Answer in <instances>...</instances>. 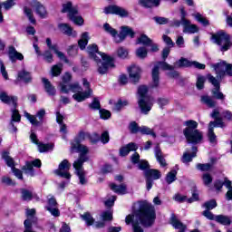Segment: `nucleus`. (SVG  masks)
I'll list each match as a JSON object with an SVG mask.
<instances>
[{"mask_svg": "<svg viewBox=\"0 0 232 232\" xmlns=\"http://www.w3.org/2000/svg\"><path fill=\"white\" fill-rule=\"evenodd\" d=\"M67 53L70 57H75L79 53V46L77 44L70 45L67 49Z\"/></svg>", "mask_w": 232, "mask_h": 232, "instance_id": "864d4df0", "label": "nucleus"}, {"mask_svg": "<svg viewBox=\"0 0 232 232\" xmlns=\"http://www.w3.org/2000/svg\"><path fill=\"white\" fill-rule=\"evenodd\" d=\"M165 180L169 185L173 184V182L177 180V171L175 169H172L169 173H167Z\"/></svg>", "mask_w": 232, "mask_h": 232, "instance_id": "58836bf2", "label": "nucleus"}, {"mask_svg": "<svg viewBox=\"0 0 232 232\" xmlns=\"http://www.w3.org/2000/svg\"><path fill=\"white\" fill-rule=\"evenodd\" d=\"M196 19L198 23H200L201 24H203V26H209V20H208V18L202 16V14H200V13H198L196 14Z\"/></svg>", "mask_w": 232, "mask_h": 232, "instance_id": "4d7b16f0", "label": "nucleus"}, {"mask_svg": "<svg viewBox=\"0 0 232 232\" xmlns=\"http://www.w3.org/2000/svg\"><path fill=\"white\" fill-rule=\"evenodd\" d=\"M82 220L86 223L88 227L92 226V224H95V218L92 217V214L90 212H85L82 216Z\"/></svg>", "mask_w": 232, "mask_h": 232, "instance_id": "c03bdc74", "label": "nucleus"}, {"mask_svg": "<svg viewBox=\"0 0 232 232\" xmlns=\"http://www.w3.org/2000/svg\"><path fill=\"white\" fill-rule=\"evenodd\" d=\"M140 133L141 135H151V137H153V139H157V133H155L153 129H150L148 126H141Z\"/></svg>", "mask_w": 232, "mask_h": 232, "instance_id": "e433bc0d", "label": "nucleus"}, {"mask_svg": "<svg viewBox=\"0 0 232 232\" xmlns=\"http://www.w3.org/2000/svg\"><path fill=\"white\" fill-rule=\"evenodd\" d=\"M72 168V163L68 160H63L61 161V163L58 165V169L54 171H70Z\"/></svg>", "mask_w": 232, "mask_h": 232, "instance_id": "c756f323", "label": "nucleus"}, {"mask_svg": "<svg viewBox=\"0 0 232 232\" xmlns=\"http://www.w3.org/2000/svg\"><path fill=\"white\" fill-rule=\"evenodd\" d=\"M90 110H94L100 111L102 108L101 107V101L98 97H94L92 102L89 103Z\"/></svg>", "mask_w": 232, "mask_h": 232, "instance_id": "a19ab883", "label": "nucleus"}, {"mask_svg": "<svg viewBox=\"0 0 232 232\" xmlns=\"http://www.w3.org/2000/svg\"><path fill=\"white\" fill-rule=\"evenodd\" d=\"M207 79L214 88L211 90L212 97L209 95L201 96V102L206 104L208 108H217V101H221L224 102L226 101V96L224 92H220V81H218L211 73L207 75ZM213 99H216L214 101Z\"/></svg>", "mask_w": 232, "mask_h": 232, "instance_id": "7ed1b4c3", "label": "nucleus"}, {"mask_svg": "<svg viewBox=\"0 0 232 232\" xmlns=\"http://www.w3.org/2000/svg\"><path fill=\"white\" fill-rule=\"evenodd\" d=\"M72 150H76L77 153H80V155H88V147L82 144H77V143H72Z\"/></svg>", "mask_w": 232, "mask_h": 232, "instance_id": "c85d7f7f", "label": "nucleus"}, {"mask_svg": "<svg viewBox=\"0 0 232 232\" xmlns=\"http://www.w3.org/2000/svg\"><path fill=\"white\" fill-rule=\"evenodd\" d=\"M183 125L187 126L183 130V133L198 130V129H197L198 128V122H197L195 120H188L184 121Z\"/></svg>", "mask_w": 232, "mask_h": 232, "instance_id": "412c9836", "label": "nucleus"}, {"mask_svg": "<svg viewBox=\"0 0 232 232\" xmlns=\"http://www.w3.org/2000/svg\"><path fill=\"white\" fill-rule=\"evenodd\" d=\"M202 180L205 186H209L213 182V176L209 173H204L202 175Z\"/></svg>", "mask_w": 232, "mask_h": 232, "instance_id": "bf43d9fd", "label": "nucleus"}, {"mask_svg": "<svg viewBox=\"0 0 232 232\" xmlns=\"http://www.w3.org/2000/svg\"><path fill=\"white\" fill-rule=\"evenodd\" d=\"M8 57L11 63H17V61H24V55L23 53L17 52V49L14 45H10L8 47Z\"/></svg>", "mask_w": 232, "mask_h": 232, "instance_id": "ddd939ff", "label": "nucleus"}, {"mask_svg": "<svg viewBox=\"0 0 232 232\" xmlns=\"http://www.w3.org/2000/svg\"><path fill=\"white\" fill-rule=\"evenodd\" d=\"M46 45L49 48V50H53L54 53H56L57 57L61 59L62 61L65 62L66 63H70V60L66 57L64 53L59 51V47L57 46V44H52V39L46 38L45 40Z\"/></svg>", "mask_w": 232, "mask_h": 232, "instance_id": "9b49d317", "label": "nucleus"}, {"mask_svg": "<svg viewBox=\"0 0 232 232\" xmlns=\"http://www.w3.org/2000/svg\"><path fill=\"white\" fill-rule=\"evenodd\" d=\"M24 14H25L26 17H28V20L32 24H36L37 20H35V17H34V13L30 7L24 6Z\"/></svg>", "mask_w": 232, "mask_h": 232, "instance_id": "c9c22d12", "label": "nucleus"}, {"mask_svg": "<svg viewBox=\"0 0 232 232\" xmlns=\"http://www.w3.org/2000/svg\"><path fill=\"white\" fill-rule=\"evenodd\" d=\"M26 119L31 122L33 126H39L40 122L37 121V118L28 112H25Z\"/></svg>", "mask_w": 232, "mask_h": 232, "instance_id": "e2e57ef3", "label": "nucleus"}, {"mask_svg": "<svg viewBox=\"0 0 232 232\" xmlns=\"http://www.w3.org/2000/svg\"><path fill=\"white\" fill-rule=\"evenodd\" d=\"M211 39L215 44L220 46V52H227L232 47L231 34L226 31H218L212 34Z\"/></svg>", "mask_w": 232, "mask_h": 232, "instance_id": "39448f33", "label": "nucleus"}, {"mask_svg": "<svg viewBox=\"0 0 232 232\" xmlns=\"http://www.w3.org/2000/svg\"><path fill=\"white\" fill-rule=\"evenodd\" d=\"M160 66L164 71H173L175 67L173 65H169V63H166L164 60L158 62V64L154 65L151 72L152 77V84L150 88H159L160 84Z\"/></svg>", "mask_w": 232, "mask_h": 232, "instance_id": "423d86ee", "label": "nucleus"}, {"mask_svg": "<svg viewBox=\"0 0 232 232\" xmlns=\"http://www.w3.org/2000/svg\"><path fill=\"white\" fill-rule=\"evenodd\" d=\"M223 186L226 187L228 191L226 194L227 200H232V182L231 180L227 179V178H225V180L223 181Z\"/></svg>", "mask_w": 232, "mask_h": 232, "instance_id": "7c9ffc66", "label": "nucleus"}, {"mask_svg": "<svg viewBox=\"0 0 232 232\" xmlns=\"http://www.w3.org/2000/svg\"><path fill=\"white\" fill-rule=\"evenodd\" d=\"M103 12L106 14V15H119V17L121 18L130 17V12L117 5H110L105 6Z\"/></svg>", "mask_w": 232, "mask_h": 232, "instance_id": "0eeeda50", "label": "nucleus"}, {"mask_svg": "<svg viewBox=\"0 0 232 232\" xmlns=\"http://www.w3.org/2000/svg\"><path fill=\"white\" fill-rule=\"evenodd\" d=\"M144 178L149 180H159L162 177L160 170L157 169H149L147 171L143 172Z\"/></svg>", "mask_w": 232, "mask_h": 232, "instance_id": "2eb2a0df", "label": "nucleus"}, {"mask_svg": "<svg viewBox=\"0 0 232 232\" xmlns=\"http://www.w3.org/2000/svg\"><path fill=\"white\" fill-rule=\"evenodd\" d=\"M86 137H88V132H84V130H80L78 135L73 140V144H81L82 140H86Z\"/></svg>", "mask_w": 232, "mask_h": 232, "instance_id": "a18cd8bd", "label": "nucleus"}, {"mask_svg": "<svg viewBox=\"0 0 232 232\" xmlns=\"http://www.w3.org/2000/svg\"><path fill=\"white\" fill-rule=\"evenodd\" d=\"M141 127L139 126V123L137 121H131L129 124V130L132 135H137V133H140Z\"/></svg>", "mask_w": 232, "mask_h": 232, "instance_id": "79ce46f5", "label": "nucleus"}, {"mask_svg": "<svg viewBox=\"0 0 232 232\" xmlns=\"http://www.w3.org/2000/svg\"><path fill=\"white\" fill-rule=\"evenodd\" d=\"M157 104L160 106V110H164V106H168L169 104V99L168 98H158Z\"/></svg>", "mask_w": 232, "mask_h": 232, "instance_id": "0e129e2a", "label": "nucleus"}, {"mask_svg": "<svg viewBox=\"0 0 232 232\" xmlns=\"http://www.w3.org/2000/svg\"><path fill=\"white\" fill-rule=\"evenodd\" d=\"M99 114H100V119H102V121H108L111 119V111H110L109 110L100 109Z\"/></svg>", "mask_w": 232, "mask_h": 232, "instance_id": "09e8293b", "label": "nucleus"}, {"mask_svg": "<svg viewBox=\"0 0 232 232\" xmlns=\"http://www.w3.org/2000/svg\"><path fill=\"white\" fill-rule=\"evenodd\" d=\"M110 188L111 191H114V193H117L118 195H126L128 191V187L124 184L117 185L115 183H111L110 185Z\"/></svg>", "mask_w": 232, "mask_h": 232, "instance_id": "4be33fe9", "label": "nucleus"}, {"mask_svg": "<svg viewBox=\"0 0 232 232\" xmlns=\"http://www.w3.org/2000/svg\"><path fill=\"white\" fill-rule=\"evenodd\" d=\"M51 73L53 77H59L63 73V68L59 65H53L51 69Z\"/></svg>", "mask_w": 232, "mask_h": 232, "instance_id": "13d9d810", "label": "nucleus"}, {"mask_svg": "<svg viewBox=\"0 0 232 232\" xmlns=\"http://www.w3.org/2000/svg\"><path fill=\"white\" fill-rule=\"evenodd\" d=\"M226 61H222L220 63H217L212 64V67L214 68L217 75L220 77V79H224L226 77V65H227Z\"/></svg>", "mask_w": 232, "mask_h": 232, "instance_id": "dca6fc26", "label": "nucleus"}, {"mask_svg": "<svg viewBox=\"0 0 232 232\" xmlns=\"http://www.w3.org/2000/svg\"><path fill=\"white\" fill-rule=\"evenodd\" d=\"M206 83V77L204 76H198L196 86L198 90H204V84Z\"/></svg>", "mask_w": 232, "mask_h": 232, "instance_id": "680f3d73", "label": "nucleus"}, {"mask_svg": "<svg viewBox=\"0 0 232 232\" xmlns=\"http://www.w3.org/2000/svg\"><path fill=\"white\" fill-rule=\"evenodd\" d=\"M103 222H111L113 220V214L108 210L103 211L102 215Z\"/></svg>", "mask_w": 232, "mask_h": 232, "instance_id": "052dcab7", "label": "nucleus"}, {"mask_svg": "<svg viewBox=\"0 0 232 232\" xmlns=\"http://www.w3.org/2000/svg\"><path fill=\"white\" fill-rule=\"evenodd\" d=\"M153 43L151 38L148 37L145 34H140V36L137 39V44H143V46H150Z\"/></svg>", "mask_w": 232, "mask_h": 232, "instance_id": "cd10ccee", "label": "nucleus"}, {"mask_svg": "<svg viewBox=\"0 0 232 232\" xmlns=\"http://www.w3.org/2000/svg\"><path fill=\"white\" fill-rule=\"evenodd\" d=\"M88 41H90V37L88 36V32H84L82 34L81 39L78 40V47L80 50H86V46H88Z\"/></svg>", "mask_w": 232, "mask_h": 232, "instance_id": "a878e982", "label": "nucleus"}, {"mask_svg": "<svg viewBox=\"0 0 232 232\" xmlns=\"http://www.w3.org/2000/svg\"><path fill=\"white\" fill-rule=\"evenodd\" d=\"M217 206H218V204L217 203L216 199H210L203 204V208H205V209L208 211H211V209H215Z\"/></svg>", "mask_w": 232, "mask_h": 232, "instance_id": "3c124183", "label": "nucleus"}, {"mask_svg": "<svg viewBox=\"0 0 232 232\" xmlns=\"http://www.w3.org/2000/svg\"><path fill=\"white\" fill-rule=\"evenodd\" d=\"M138 168H139V169H140V171H144V173H146V171H148L149 169H151V166L150 165V162L148 160H141L138 163Z\"/></svg>", "mask_w": 232, "mask_h": 232, "instance_id": "49530a36", "label": "nucleus"}, {"mask_svg": "<svg viewBox=\"0 0 232 232\" xmlns=\"http://www.w3.org/2000/svg\"><path fill=\"white\" fill-rule=\"evenodd\" d=\"M42 82H44V88L46 93L51 97H54V95H56L57 93V91L55 90V87L52 84L50 80L43 78Z\"/></svg>", "mask_w": 232, "mask_h": 232, "instance_id": "aec40b11", "label": "nucleus"}, {"mask_svg": "<svg viewBox=\"0 0 232 232\" xmlns=\"http://www.w3.org/2000/svg\"><path fill=\"white\" fill-rule=\"evenodd\" d=\"M139 204V208H132V213L125 218V224L127 226L131 225L133 232H144L142 227H151L157 220V212L151 203L144 200L140 201Z\"/></svg>", "mask_w": 232, "mask_h": 232, "instance_id": "f257e3e1", "label": "nucleus"}, {"mask_svg": "<svg viewBox=\"0 0 232 232\" xmlns=\"http://www.w3.org/2000/svg\"><path fill=\"white\" fill-rule=\"evenodd\" d=\"M92 93H93V90L78 92L72 95V99L77 102H82L86 101V99H90V97H92Z\"/></svg>", "mask_w": 232, "mask_h": 232, "instance_id": "a211bd4d", "label": "nucleus"}, {"mask_svg": "<svg viewBox=\"0 0 232 232\" xmlns=\"http://www.w3.org/2000/svg\"><path fill=\"white\" fill-rule=\"evenodd\" d=\"M130 102L127 100L122 101V99H119L118 102L114 104V108L117 111H121L122 108L128 106Z\"/></svg>", "mask_w": 232, "mask_h": 232, "instance_id": "5fc2aeb1", "label": "nucleus"}, {"mask_svg": "<svg viewBox=\"0 0 232 232\" xmlns=\"http://www.w3.org/2000/svg\"><path fill=\"white\" fill-rule=\"evenodd\" d=\"M100 140L102 141V144H108V142H110V132L104 130L100 136Z\"/></svg>", "mask_w": 232, "mask_h": 232, "instance_id": "69168bd1", "label": "nucleus"}, {"mask_svg": "<svg viewBox=\"0 0 232 232\" xmlns=\"http://www.w3.org/2000/svg\"><path fill=\"white\" fill-rule=\"evenodd\" d=\"M208 139L210 144H217V134H215V129L208 126Z\"/></svg>", "mask_w": 232, "mask_h": 232, "instance_id": "37998d69", "label": "nucleus"}, {"mask_svg": "<svg viewBox=\"0 0 232 232\" xmlns=\"http://www.w3.org/2000/svg\"><path fill=\"white\" fill-rule=\"evenodd\" d=\"M196 168L198 171H211L213 165L211 163H198Z\"/></svg>", "mask_w": 232, "mask_h": 232, "instance_id": "8fccbe9b", "label": "nucleus"}, {"mask_svg": "<svg viewBox=\"0 0 232 232\" xmlns=\"http://www.w3.org/2000/svg\"><path fill=\"white\" fill-rule=\"evenodd\" d=\"M139 146L135 142H130L120 149V157H128L130 151H137Z\"/></svg>", "mask_w": 232, "mask_h": 232, "instance_id": "4468645a", "label": "nucleus"}, {"mask_svg": "<svg viewBox=\"0 0 232 232\" xmlns=\"http://www.w3.org/2000/svg\"><path fill=\"white\" fill-rule=\"evenodd\" d=\"M2 159L5 160L8 168H11V169H13V168H15V161L14 160V158L10 157V152L6 150L3 151Z\"/></svg>", "mask_w": 232, "mask_h": 232, "instance_id": "5701e85b", "label": "nucleus"}, {"mask_svg": "<svg viewBox=\"0 0 232 232\" xmlns=\"http://www.w3.org/2000/svg\"><path fill=\"white\" fill-rule=\"evenodd\" d=\"M0 101L3 102L4 104H10L12 102L14 108H17V97L8 96L6 92H0Z\"/></svg>", "mask_w": 232, "mask_h": 232, "instance_id": "f3484780", "label": "nucleus"}, {"mask_svg": "<svg viewBox=\"0 0 232 232\" xmlns=\"http://www.w3.org/2000/svg\"><path fill=\"white\" fill-rule=\"evenodd\" d=\"M32 73L24 69L19 71L15 80V84L17 82H24V84H30L33 81Z\"/></svg>", "mask_w": 232, "mask_h": 232, "instance_id": "f8f14e48", "label": "nucleus"}, {"mask_svg": "<svg viewBox=\"0 0 232 232\" xmlns=\"http://www.w3.org/2000/svg\"><path fill=\"white\" fill-rule=\"evenodd\" d=\"M197 151H198V148L197 146H192V153H189V152L183 153V156L181 157V162H183V164H188L189 162H192L193 159L197 157Z\"/></svg>", "mask_w": 232, "mask_h": 232, "instance_id": "6ab92c4d", "label": "nucleus"}, {"mask_svg": "<svg viewBox=\"0 0 232 232\" xmlns=\"http://www.w3.org/2000/svg\"><path fill=\"white\" fill-rule=\"evenodd\" d=\"M21 198L24 202H31L34 200V193L27 188H20Z\"/></svg>", "mask_w": 232, "mask_h": 232, "instance_id": "b1692460", "label": "nucleus"}, {"mask_svg": "<svg viewBox=\"0 0 232 232\" xmlns=\"http://www.w3.org/2000/svg\"><path fill=\"white\" fill-rule=\"evenodd\" d=\"M59 28L64 34V35H68L69 37L73 34V28L68 24H60Z\"/></svg>", "mask_w": 232, "mask_h": 232, "instance_id": "72a5a7b5", "label": "nucleus"}, {"mask_svg": "<svg viewBox=\"0 0 232 232\" xmlns=\"http://www.w3.org/2000/svg\"><path fill=\"white\" fill-rule=\"evenodd\" d=\"M38 150L40 153H46V151H50V150H53V143L40 142L38 144Z\"/></svg>", "mask_w": 232, "mask_h": 232, "instance_id": "f704fd0d", "label": "nucleus"}, {"mask_svg": "<svg viewBox=\"0 0 232 232\" xmlns=\"http://www.w3.org/2000/svg\"><path fill=\"white\" fill-rule=\"evenodd\" d=\"M188 144H200L204 140V135L201 131L192 130L190 132L183 133Z\"/></svg>", "mask_w": 232, "mask_h": 232, "instance_id": "9d476101", "label": "nucleus"}, {"mask_svg": "<svg viewBox=\"0 0 232 232\" xmlns=\"http://www.w3.org/2000/svg\"><path fill=\"white\" fill-rule=\"evenodd\" d=\"M103 30L104 32H106V34H109L110 35H111V37H116L119 36V31H117V29L111 27V25H110V24L105 23L103 24Z\"/></svg>", "mask_w": 232, "mask_h": 232, "instance_id": "473e14b6", "label": "nucleus"}, {"mask_svg": "<svg viewBox=\"0 0 232 232\" xmlns=\"http://www.w3.org/2000/svg\"><path fill=\"white\" fill-rule=\"evenodd\" d=\"M179 68H191L193 62L188 60V58L181 57L178 62Z\"/></svg>", "mask_w": 232, "mask_h": 232, "instance_id": "4c0bfd02", "label": "nucleus"}, {"mask_svg": "<svg viewBox=\"0 0 232 232\" xmlns=\"http://www.w3.org/2000/svg\"><path fill=\"white\" fill-rule=\"evenodd\" d=\"M153 21H155L157 24H168V23H169L168 18L162 16H154Z\"/></svg>", "mask_w": 232, "mask_h": 232, "instance_id": "774afa93", "label": "nucleus"}, {"mask_svg": "<svg viewBox=\"0 0 232 232\" xmlns=\"http://www.w3.org/2000/svg\"><path fill=\"white\" fill-rule=\"evenodd\" d=\"M216 222L221 224V226H231V218L227 216L218 215L216 216Z\"/></svg>", "mask_w": 232, "mask_h": 232, "instance_id": "bb28decb", "label": "nucleus"}, {"mask_svg": "<svg viewBox=\"0 0 232 232\" xmlns=\"http://www.w3.org/2000/svg\"><path fill=\"white\" fill-rule=\"evenodd\" d=\"M136 55L139 59H146L148 57V49L145 46H140L136 50Z\"/></svg>", "mask_w": 232, "mask_h": 232, "instance_id": "de8ad7c7", "label": "nucleus"}, {"mask_svg": "<svg viewBox=\"0 0 232 232\" xmlns=\"http://www.w3.org/2000/svg\"><path fill=\"white\" fill-rule=\"evenodd\" d=\"M87 139H89L91 144H98L101 142V135L97 132H93L92 134L87 132Z\"/></svg>", "mask_w": 232, "mask_h": 232, "instance_id": "ea45409f", "label": "nucleus"}, {"mask_svg": "<svg viewBox=\"0 0 232 232\" xmlns=\"http://www.w3.org/2000/svg\"><path fill=\"white\" fill-rule=\"evenodd\" d=\"M54 175H57V177H61L62 179H66L67 180H70L72 179V174L68 170H53Z\"/></svg>", "mask_w": 232, "mask_h": 232, "instance_id": "603ef678", "label": "nucleus"}, {"mask_svg": "<svg viewBox=\"0 0 232 232\" xmlns=\"http://www.w3.org/2000/svg\"><path fill=\"white\" fill-rule=\"evenodd\" d=\"M119 39L115 40V43L117 44H121V43H124L126 41V37H130V39L135 38V31H133V28L128 26V25H122L121 26L120 33L118 34Z\"/></svg>", "mask_w": 232, "mask_h": 232, "instance_id": "1a4fd4ad", "label": "nucleus"}, {"mask_svg": "<svg viewBox=\"0 0 232 232\" xmlns=\"http://www.w3.org/2000/svg\"><path fill=\"white\" fill-rule=\"evenodd\" d=\"M87 53L90 59H92L101 64L98 66L97 72L100 75H106L110 68H115V58L111 57L105 53L99 51V45L96 44H92L87 46Z\"/></svg>", "mask_w": 232, "mask_h": 232, "instance_id": "f03ea898", "label": "nucleus"}, {"mask_svg": "<svg viewBox=\"0 0 232 232\" xmlns=\"http://www.w3.org/2000/svg\"><path fill=\"white\" fill-rule=\"evenodd\" d=\"M22 169L24 171V173H26V175H30V177H35V169H34L30 161H26L25 166H24Z\"/></svg>", "mask_w": 232, "mask_h": 232, "instance_id": "2f4dec72", "label": "nucleus"}, {"mask_svg": "<svg viewBox=\"0 0 232 232\" xmlns=\"http://www.w3.org/2000/svg\"><path fill=\"white\" fill-rule=\"evenodd\" d=\"M128 73L130 82H131V84H139V82H140L142 69L140 66L130 65L128 67Z\"/></svg>", "mask_w": 232, "mask_h": 232, "instance_id": "6e6552de", "label": "nucleus"}, {"mask_svg": "<svg viewBox=\"0 0 232 232\" xmlns=\"http://www.w3.org/2000/svg\"><path fill=\"white\" fill-rule=\"evenodd\" d=\"M35 12L41 19H46L48 15V12L46 11V7L41 4V2H37L35 5Z\"/></svg>", "mask_w": 232, "mask_h": 232, "instance_id": "393cba45", "label": "nucleus"}, {"mask_svg": "<svg viewBox=\"0 0 232 232\" xmlns=\"http://www.w3.org/2000/svg\"><path fill=\"white\" fill-rule=\"evenodd\" d=\"M24 232H32L34 231V225L32 224V219H25L24 221Z\"/></svg>", "mask_w": 232, "mask_h": 232, "instance_id": "338daca9", "label": "nucleus"}, {"mask_svg": "<svg viewBox=\"0 0 232 232\" xmlns=\"http://www.w3.org/2000/svg\"><path fill=\"white\" fill-rule=\"evenodd\" d=\"M148 92H150V89L147 85H140L138 87V106L145 115L151 111V105H150L151 104V96L148 94Z\"/></svg>", "mask_w": 232, "mask_h": 232, "instance_id": "20e7f679", "label": "nucleus"}, {"mask_svg": "<svg viewBox=\"0 0 232 232\" xmlns=\"http://www.w3.org/2000/svg\"><path fill=\"white\" fill-rule=\"evenodd\" d=\"M42 56L44 57V60H45L46 63H53V54H52L51 50H45L44 53H42Z\"/></svg>", "mask_w": 232, "mask_h": 232, "instance_id": "6e6d98bb", "label": "nucleus"}]
</instances>
